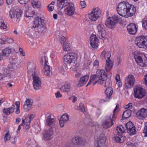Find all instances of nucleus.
<instances>
[{"instance_id": "f257e3e1", "label": "nucleus", "mask_w": 147, "mask_h": 147, "mask_svg": "<svg viewBox=\"0 0 147 147\" xmlns=\"http://www.w3.org/2000/svg\"><path fill=\"white\" fill-rule=\"evenodd\" d=\"M116 10L119 15L125 18L133 16L136 12V9L134 5L125 1L119 3L117 6Z\"/></svg>"}, {"instance_id": "f03ea898", "label": "nucleus", "mask_w": 147, "mask_h": 147, "mask_svg": "<svg viewBox=\"0 0 147 147\" xmlns=\"http://www.w3.org/2000/svg\"><path fill=\"white\" fill-rule=\"evenodd\" d=\"M64 62L67 69H76L80 65V62L78 61L77 55L73 53L65 55L63 57Z\"/></svg>"}, {"instance_id": "7ed1b4c3", "label": "nucleus", "mask_w": 147, "mask_h": 147, "mask_svg": "<svg viewBox=\"0 0 147 147\" xmlns=\"http://www.w3.org/2000/svg\"><path fill=\"white\" fill-rule=\"evenodd\" d=\"M33 27L34 28L37 27L39 32L42 33L46 29L44 20L38 17H36L34 21Z\"/></svg>"}, {"instance_id": "20e7f679", "label": "nucleus", "mask_w": 147, "mask_h": 147, "mask_svg": "<svg viewBox=\"0 0 147 147\" xmlns=\"http://www.w3.org/2000/svg\"><path fill=\"white\" fill-rule=\"evenodd\" d=\"M119 19L118 15H115L112 18L109 17L107 19L105 23V25L108 28H113L117 24Z\"/></svg>"}, {"instance_id": "39448f33", "label": "nucleus", "mask_w": 147, "mask_h": 147, "mask_svg": "<svg viewBox=\"0 0 147 147\" xmlns=\"http://www.w3.org/2000/svg\"><path fill=\"white\" fill-rule=\"evenodd\" d=\"M135 44L139 48H147V36H140L137 37L135 40Z\"/></svg>"}, {"instance_id": "423d86ee", "label": "nucleus", "mask_w": 147, "mask_h": 147, "mask_svg": "<svg viewBox=\"0 0 147 147\" xmlns=\"http://www.w3.org/2000/svg\"><path fill=\"white\" fill-rule=\"evenodd\" d=\"M45 61V64L44 65V69L43 70V71L44 74L46 76H49L51 74L50 67L48 64V59L47 56L45 55V54L44 53L42 55L41 57L40 61L43 63V61Z\"/></svg>"}, {"instance_id": "0eeeda50", "label": "nucleus", "mask_w": 147, "mask_h": 147, "mask_svg": "<svg viewBox=\"0 0 147 147\" xmlns=\"http://www.w3.org/2000/svg\"><path fill=\"white\" fill-rule=\"evenodd\" d=\"M145 90L141 87L136 86L134 90V94L135 98L138 99L142 98L145 96Z\"/></svg>"}, {"instance_id": "6e6552de", "label": "nucleus", "mask_w": 147, "mask_h": 147, "mask_svg": "<svg viewBox=\"0 0 147 147\" xmlns=\"http://www.w3.org/2000/svg\"><path fill=\"white\" fill-rule=\"evenodd\" d=\"M104 27V24L100 23L97 26V28L98 31L97 32L96 34L100 39H102L105 38L106 31Z\"/></svg>"}, {"instance_id": "1a4fd4ad", "label": "nucleus", "mask_w": 147, "mask_h": 147, "mask_svg": "<svg viewBox=\"0 0 147 147\" xmlns=\"http://www.w3.org/2000/svg\"><path fill=\"white\" fill-rule=\"evenodd\" d=\"M100 14V11L98 9L95 8L88 15L89 19L91 21H96Z\"/></svg>"}, {"instance_id": "9d476101", "label": "nucleus", "mask_w": 147, "mask_h": 147, "mask_svg": "<svg viewBox=\"0 0 147 147\" xmlns=\"http://www.w3.org/2000/svg\"><path fill=\"white\" fill-rule=\"evenodd\" d=\"M53 128H49L47 130H44L42 133V140L45 141H48L51 140L53 138Z\"/></svg>"}, {"instance_id": "9b49d317", "label": "nucleus", "mask_w": 147, "mask_h": 147, "mask_svg": "<svg viewBox=\"0 0 147 147\" xmlns=\"http://www.w3.org/2000/svg\"><path fill=\"white\" fill-rule=\"evenodd\" d=\"M125 127L127 129L126 131H127L130 135L136 134V127L132 122L129 121L126 124Z\"/></svg>"}, {"instance_id": "f8f14e48", "label": "nucleus", "mask_w": 147, "mask_h": 147, "mask_svg": "<svg viewBox=\"0 0 147 147\" xmlns=\"http://www.w3.org/2000/svg\"><path fill=\"white\" fill-rule=\"evenodd\" d=\"M22 13V11L18 9H12L9 12V15L11 18L19 19L21 17Z\"/></svg>"}, {"instance_id": "ddd939ff", "label": "nucleus", "mask_w": 147, "mask_h": 147, "mask_svg": "<svg viewBox=\"0 0 147 147\" xmlns=\"http://www.w3.org/2000/svg\"><path fill=\"white\" fill-rule=\"evenodd\" d=\"M75 10L74 4L71 3L65 9V12L66 14L72 16L74 15L77 14L75 12Z\"/></svg>"}, {"instance_id": "4468645a", "label": "nucleus", "mask_w": 147, "mask_h": 147, "mask_svg": "<svg viewBox=\"0 0 147 147\" xmlns=\"http://www.w3.org/2000/svg\"><path fill=\"white\" fill-rule=\"evenodd\" d=\"M72 142L75 144L84 145L86 144V140L85 138L78 136L73 137L72 139Z\"/></svg>"}, {"instance_id": "2eb2a0df", "label": "nucleus", "mask_w": 147, "mask_h": 147, "mask_svg": "<svg viewBox=\"0 0 147 147\" xmlns=\"http://www.w3.org/2000/svg\"><path fill=\"white\" fill-rule=\"evenodd\" d=\"M46 124L49 126L51 127L50 128H55L57 127V123L56 122L55 119L51 118V115H48L46 119Z\"/></svg>"}, {"instance_id": "dca6fc26", "label": "nucleus", "mask_w": 147, "mask_h": 147, "mask_svg": "<svg viewBox=\"0 0 147 147\" xmlns=\"http://www.w3.org/2000/svg\"><path fill=\"white\" fill-rule=\"evenodd\" d=\"M113 124L111 119V117L108 116L106 117L105 120L102 122V125L103 128L106 129L111 127Z\"/></svg>"}, {"instance_id": "f3484780", "label": "nucleus", "mask_w": 147, "mask_h": 147, "mask_svg": "<svg viewBox=\"0 0 147 147\" xmlns=\"http://www.w3.org/2000/svg\"><path fill=\"white\" fill-rule=\"evenodd\" d=\"M136 116L138 119H143L147 116V110L144 108L141 109L137 113Z\"/></svg>"}, {"instance_id": "a211bd4d", "label": "nucleus", "mask_w": 147, "mask_h": 147, "mask_svg": "<svg viewBox=\"0 0 147 147\" xmlns=\"http://www.w3.org/2000/svg\"><path fill=\"white\" fill-rule=\"evenodd\" d=\"M69 116L68 114L65 113L63 115L59 120V123L61 127H63L65 124L67 123L69 120Z\"/></svg>"}, {"instance_id": "6ab92c4d", "label": "nucleus", "mask_w": 147, "mask_h": 147, "mask_svg": "<svg viewBox=\"0 0 147 147\" xmlns=\"http://www.w3.org/2000/svg\"><path fill=\"white\" fill-rule=\"evenodd\" d=\"M135 59L138 64L142 67L146 66L145 63L146 60H143L142 57L140 55H136L134 56Z\"/></svg>"}, {"instance_id": "aec40b11", "label": "nucleus", "mask_w": 147, "mask_h": 147, "mask_svg": "<svg viewBox=\"0 0 147 147\" xmlns=\"http://www.w3.org/2000/svg\"><path fill=\"white\" fill-rule=\"evenodd\" d=\"M127 29L129 33L131 35L135 34L137 30L136 25L133 23L128 25L127 26Z\"/></svg>"}, {"instance_id": "412c9836", "label": "nucleus", "mask_w": 147, "mask_h": 147, "mask_svg": "<svg viewBox=\"0 0 147 147\" xmlns=\"http://www.w3.org/2000/svg\"><path fill=\"white\" fill-rule=\"evenodd\" d=\"M96 75L100 80V82L101 81H105L107 79L106 74L103 69L101 70L98 72H98L96 73Z\"/></svg>"}, {"instance_id": "4be33fe9", "label": "nucleus", "mask_w": 147, "mask_h": 147, "mask_svg": "<svg viewBox=\"0 0 147 147\" xmlns=\"http://www.w3.org/2000/svg\"><path fill=\"white\" fill-rule=\"evenodd\" d=\"M90 45L93 48L97 47L98 43V40L96 35H92L90 38Z\"/></svg>"}, {"instance_id": "5701e85b", "label": "nucleus", "mask_w": 147, "mask_h": 147, "mask_svg": "<svg viewBox=\"0 0 147 147\" xmlns=\"http://www.w3.org/2000/svg\"><path fill=\"white\" fill-rule=\"evenodd\" d=\"M57 6L62 9L63 7L67 5L68 2L67 0H57Z\"/></svg>"}, {"instance_id": "b1692460", "label": "nucleus", "mask_w": 147, "mask_h": 147, "mask_svg": "<svg viewBox=\"0 0 147 147\" xmlns=\"http://www.w3.org/2000/svg\"><path fill=\"white\" fill-rule=\"evenodd\" d=\"M106 63L105 66V70L107 72H108L112 68L113 62L111 59H106Z\"/></svg>"}, {"instance_id": "393cba45", "label": "nucleus", "mask_w": 147, "mask_h": 147, "mask_svg": "<svg viewBox=\"0 0 147 147\" xmlns=\"http://www.w3.org/2000/svg\"><path fill=\"white\" fill-rule=\"evenodd\" d=\"M15 106L14 105H13L12 107L8 108H4L3 110V113H5L7 115H9L11 113H13L15 109Z\"/></svg>"}, {"instance_id": "a878e982", "label": "nucleus", "mask_w": 147, "mask_h": 147, "mask_svg": "<svg viewBox=\"0 0 147 147\" xmlns=\"http://www.w3.org/2000/svg\"><path fill=\"white\" fill-rule=\"evenodd\" d=\"M113 90L112 87H110L107 88L105 91V93L107 96V98H106V101H109L110 98L111 97V96L113 93Z\"/></svg>"}, {"instance_id": "bb28decb", "label": "nucleus", "mask_w": 147, "mask_h": 147, "mask_svg": "<svg viewBox=\"0 0 147 147\" xmlns=\"http://www.w3.org/2000/svg\"><path fill=\"white\" fill-rule=\"evenodd\" d=\"M28 72L32 75V74L35 72L36 66L35 65L32 63H29L28 66Z\"/></svg>"}, {"instance_id": "cd10ccee", "label": "nucleus", "mask_w": 147, "mask_h": 147, "mask_svg": "<svg viewBox=\"0 0 147 147\" xmlns=\"http://www.w3.org/2000/svg\"><path fill=\"white\" fill-rule=\"evenodd\" d=\"M100 80L96 74L92 75L88 83H98L100 82Z\"/></svg>"}, {"instance_id": "c85d7f7f", "label": "nucleus", "mask_w": 147, "mask_h": 147, "mask_svg": "<svg viewBox=\"0 0 147 147\" xmlns=\"http://www.w3.org/2000/svg\"><path fill=\"white\" fill-rule=\"evenodd\" d=\"M111 56V53L109 51L106 52L105 50H103L101 54V57L102 58H104L105 59L110 60Z\"/></svg>"}, {"instance_id": "c756f323", "label": "nucleus", "mask_w": 147, "mask_h": 147, "mask_svg": "<svg viewBox=\"0 0 147 147\" xmlns=\"http://www.w3.org/2000/svg\"><path fill=\"white\" fill-rule=\"evenodd\" d=\"M131 114V111L130 109H127L124 111L122 115L123 119H126L129 118Z\"/></svg>"}, {"instance_id": "7c9ffc66", "label": "nucleus", "mask_w": 147, "mask_h": 147, "mask_svg": "<svg viewBox=\"0 0 147 147\" xmlns=\"http://www.w3.org/2000/svg\"><path fill=\"white\" fill-rule=\"evenodd\" d=\"M11 52V49L9 48H5L3 49L2 52V56L6 57L8 56Z\"/></svg>"}, {"instance_id": "2f4dec72", "label": "nucleus", "mask_w": 147, "mask_h": 147, "mask_svg": "<svg viewBox=\"0 0 147 147\" xmlns=\"http://www.w3.org/2000/svg\"><path fill=\"white\" fill-rule=\"evenodd\" d=\"M31 75L34 83H41L42 81L41 79L36 73H34L32 74Z\"/></svg>"}, {"instance_id": "473e14b6", "label": "nucleus", "mask_w": 147, "mask_h": 147, "mask_svg": "<svg viewBox=\"0 0 147 147\" xmlns=\"http://www.w3.org/2000/svg\"><path fill=\"white\" fill-rule=\"evenodd\" d=\"M71 88L70 83H65L64 86L61 88V90L64 92H68Z\"/></svg>"}, {"instance_id": "72a5a7b5", "label": "nucleus", "mask_w": 147, "mask_h": 147, "mask_svg": "<svg viewBox=\"0 0 147 147\" xmlns=\"http://www.w3.org/2000/svg\"><path fill=\"white\" fill-rule=\"evenodd\" d=\"M116 131L117 133H122L126 132V129L122 125H119L116 128Z\"/></svg>"}, {"instance_id": "f704fd0d", "label": "nucleus", "mask_w": 147, "mask_h": 147, "mask_svg": "<svg viewBox=\"0 0 147 147\" xmlns=\"http://www.w3.org/2000/svg\"><path fill=\"white\" fill-rule=\"evenodd\" d=\"M125 83H134L135 80L133 75H129L125 80Z\"/></svg>"}, {"instance_id": "c9c22d12", "label": "nucleus", "mask_w": 147, "mask_h": 147, "mask_svg": "<svg viewBox=\"0 0 147 147\" xmlns=\"http://www.w3.org/2000/svg\"><path fill=\"white\" fill-rule=\"evenodd\" d=\"M41 83H31L30 85L36 90H38L42 88Z\"/></svg>"}, {"instance_id": "e433bc0d", "label": "nucleus", "mask_w": 147, "mask_h": 147, "mask_svg": "<svg viewBox=\"0 0 147 147\" xmlns=\"http://www.w3.org/2000/svg\"><path fill=\"white\" fill-rule=\"evenodd\" d=\"M89 78V75H86L81 78L79 80V83H86L87 82Z\"/></svg>"}, {"instance_id": "4c0bfd02", "label": "nucleus", "mask_w": 147, "mask_h": 147, "mask_svg": "<svg viewBox=\"0 0 147 147\" xmlns=\"http://www.w3.org/2000/svg\"><path fill=\"white\" fill-rule=\"evenodd\" d=\"M116 142L121 143L124 141V138L122 136L119 135L118 136H115L114 138Z\"/></svg>"}, {"instance_id": "58836bf2", "label": "nucleus", "mask_w": 147, "mask_h": 147, "mask_svg": "<svg viewBox=\"0 0 147 147\" xmlns=\"http://www.w3.org/2000/svg\"><path fill=\"white\" fill-rule=\"evenodd\" d=\"M31 4L33 7L34 8H38L40 6V3L39 2H36L34 1H31Z\"/></svg>"}, {"instance_id": "ea45409f", "label": "nucleus", "mask_w": 147, "mask_h": 147, "mask_svg": "<svg viewBox=\"0 0 147 147\" xmlns=\"http://www.w3.org/2000/svg\"><path fill=\"white\" fill-rule=\"evenodd\" d=\"M99 142L103 144L105 143L106 141L105 137L103 134H101L99 136Z\"/></svg>"}, {"instance_id": "a19ab883", "label": "nucleus", "mask_w": 147, "mask_h": 147, "mask_svg": "<svg viewBox=\"0 0 147 147\" xmlns=\"http://www.w3.org/2000/svg\"><path fill=\"white\" fill-rule=\"evenodd\" d=\"M7 28V26L5 24L4 20L0 18V28L5 29Z\"/></svg>"}, {"instance_id": "79ce46f5", "label": "nucleus", "mask_w": 147, "mask_h": 147, "mask_svg": "<svg viewBox=\"0 0 147 147\" xmlns=\"http://www.w3.org/2000/svg\"><path fill=\"white\" fill-rule=\"evenodd\" d=\"M32 106L30 104H27L24 103V108L25 111H28L30 109Z\"/></svg>"}, {"instance_id": "37998d69", "label": "nucleus", "mask_w": 147, "mask_h": 147, "mask_svg": "<svg viewBox=\"0 0 147 147\" xmlns=\"http://www.w3.org/2000/svg\"><path fill=\"white\" fill-rule=\"evenodd\" d=\"M63 50L65 51H69L70 50V46L68 45V44L65 43L63 45Z\"/></svg>"}, {"instance_id": "c03bdc74", "label": "nucleus", "mask_w": 147, "mask_h": 147, "mask_svg": "<svg viewBox=\"0 0 147 147\" xmlns=\"http://www.w3.org/2000/svg\"><path fill=\"white\" fill-rule=\"evenodd\" d=\"M10 135L9 134V132H7L4 138V141L6 142L7 141L9 140L10 138Z\"/></svg>"}, {"instance_id": "a18cd8bd", "label": "nucleus", "mask_w": 147, "mask_h": 147, "mask_svg": "<svg viewBox=\"0 0 147 147\" xmlns=\"http://www.w3.org/2000/svg\"><path fill=\"white\" fill-rule=\"evenodd\" d=\"M17 138L16 136L11 137V142L13 144H16V142L17 140Z\"/></svg>"}, {"instance_id": "49530a36", "label": "nucleus", "mask_w": 147, "mask_h": 147, "mask_svg": "<svg viewBox=\"0 0 147 147\" xmlns=\"http://www.w3.org/2000/svg\"><path fill=\"white\" fill-rule=\"evenodd\" d=\"M24 103L27 104H31V105L32 106L33 105V101L31 99L26 98V100L25 102Z\"/></svg>"}, {"instance_id": "de8ad7c7", "label": "nucleus", "mask_w": 147, "mask_h": 147, "mask_svg": "<svg viewBox=\"0 0 147 147\" xmlns=\"http://www.w3.org/2000/svg\"><path fill=\"white\" fill-rule=\"evenodd\" d=\"M79 109L81 110L82 112H84L85 111V109L84 104L82 103H80L79 105Z\"/></svg>"}, {"instance_id": "09e8293b", "label": "nucleus", "mask_w": 147, "mask_h": 147, "mask_svg": "<svg viewBox=\"0 0 147 147\" xmlns=\"http://www.w3.org/2000/svg\"><path fill=\"white\" fill-rule=\"evenodd\" d=\"M30 0H18V1L21 4H26L29 2Z\"/></svg>"}, {"instance_id": "8fccbe9b", "label": "nucleus", "mask_w": 147, "mask_h": 147, "mask_svg": "<svg viewBox=\"0 0 147 147\" xmlns=\"http://www.w3.org/2000/svg\"><path fill=\"white\" fill-rule=\"evenodd\" d=\"M134 83H125V87L127 89H130L134 86Z\"/></svg>"}, {"instance_id": "3c124183", "label": "nucleus", "mask_w": 147, "mask_h": 147, "mask_svg": "<svg viewBox=\"0 0 147 147\" xmlns=\"http://www.w3.org/2000/svg\"><path fill=\"white\" fill-rule=\"evenodd\" d=\"M142 26L145 29L147 30V20H144L142 21Z\"/></svg>"}, {"instance_id": "603ef678", "label": "nucleus", "mask_w": 147, "mask_h": 147, "mask_svg": "<svg viewBox=\"0 0 147 147\" xmlns=\"http://www.w3.org/2000/svg\"><path fill=\"white\" fill-rule=\"evenodd\" d=\"M145 125L143 132L146 136H147V122L145 123Z\"/></svg>"}, {"instance_id": "864d4df0", "label": "nucleus", "mask_w": 147, "mask_h": 147, "mask_svg": "<svg viewBox=\"0 0 147 147\" xmlns=\"http://www.w3.org/2000/svg\"><path fill=\"white\" fill-rule=\"evenodd\" d=\"M60 43L61 44H64V43H65V38L64 36H62L60 38Z\"/></svg>"}, {"instance_id": "5fc2aeb1", "label": "nucleus", "mask_w": 147, "mask_h": 147, "mask_svg": "<svg viewBox=\"0 0 147 147\" xmlns=\"http://www.w3.org/2000/svg\"><path fill=\"white\" fill-rule=\"evenodd\" d=\"M80 5L83 8H85L86 6V4L85 1H81L80 3Z\"/></svg>"}, {"instance_id": "6e6d98bb", "label": "nucleus", "mask_w": 147, "mask_h": 147, "mask_svg": "<svg viewBox=\"0 0 147 147\" xmlns=\"http://www.w3.org/2000/svg\"><path fill=\"white\" fill-rule=\"evenodd\" d=\"M19 51L20 52V55L23 56H24L25 55V53L23 51V49L21 48H20L19 49Z\"/></svg>"}, {"instance_id": "4d7b16f0", "label": "nucleus", "mask_w": 147, "mask_h": 147, "mask_svg": "<svg viewBox=\"0 0 147 147\" xmlns=\"http://www.w3.org/2000/svg\"><path fill=\"white\" fill-rule=\"evenodd\" d=\"M56 97L57 98L61 97L62 96V95L60 93L59 91H58L55 94Z\"/></svg>"}, {"instance_id": "13d9d810", "label": "nucleus", "mask_w": 147, "mask_h": 147, "mask_svg": "<svg viewBox=\"0 0 147 147\" xmlns=\"http://www.w3.org/2000/svg\"><path fill=\"white\" fill-rule=\"evenodd\" d=\"M48 10L49 11H52L54 8V7L53 6H52L50 5H49L47 6Z\"/></svg>"}, {"instance_id": "bf43d9fd", "label": "nucleus", "mask_w": 147, "mask_h": 147, "mask_svg": "<svg viewBox=\"0 0 147 147\" xmlns=\"http://www.w3.org/2000/svg\"><path fill=\"white\" fill-rule=\"evenodd\" d=\"M127 147H134V144L130 142H128L127 143Z\"/></svg>"}, {"instance_id": "052dcab7", "label": "nucleus", "mask_w": 147, "mask_h": 147, "mask_svg": "<svg viewBox=\"0 0 147 147\" xmlns=\"http://www.w3.org/2000/svg\"><path fill=\"white\" fill-rule=\"evenodd\" d=\"M115 78L117 82H118L120 81V79L119 75L118 74H117L115 77Z\"/></svg>"}, {"instance_id": "680f3d73", "label": "nucleus", "mask_w": 147, "mask_h": 147, "mask_svg": "<svg viewBox=\"0 0 147 147\" xmlns=\"http://www.w3.org/2000/svg\"><path fill=\"white\" fill-rule=\"evenodd\" d=\"M34 116L35 115L34 114H31L30 115L29 117V120L28 121L29 123H30L31 121L33 119Z\"/></svg>"}, {"instance_id": "e2e57ef3", "label": "nucleus", "mask_w": 147, "mask_h": 147, "mask_svg": "<svg viewBox=\"0 0 147 147\" xmlns=\"http://www.w3.org/2000/svg\"><path fill=\"white\" fill-rule=\"evenodd\" d=\"M26 122L27 123V124H26L25 129L26 130H27L30 128V123H29L28 121V122L26 121Z\"/></svg>"}, {"instance_id": "0e129e2a", "label": "nucleus", "mask_w": 147, "mask_h": 147, "mask_svg": "<svg viewBox=\"0 0 147 147\" xmlns=\"http://www.w3.org/2000/svg\"><path fill=\"white\" fill-rule=\"evenodd\" d=\"M75 86H77L78 87H80L84 85L86 83H75Z\"/></svg>"}, {"instance_id": "69168bd1", "label": "nucleus", "mask_w": 147, "mask_h": 147, "mask_svg": "<svg viewBox=\"0 0 147 147\" xmlns=\"http://www.w3.org/2000/svg\"><path fill=\"white\" fill-rule=\"evenodd\" d=\"M104 86L105 88H107L111 87V83H105Z\"/></svg>"}, {"instance_id": "338daca9", "label": "nucleus", "mask_w": 147, "mask_h": 147, "mask_svg": "<svg viewBox=\"0 0 147 147\" xmlns=\"http://www.w3.org/2000/svg\"><path fill=\"white\" fill-rule=\"evenodd\" d=\"M132 104L131 103H129L128 104L125 106V108L129 109L132 107Z\"/></svg>"}, {"instance_id": "774afa93", "label": "nucleus", "mask_w": 147, "mask_h": 147, "mask_svg": "<svg viewBox=\"0 0 147 147\" xmlns=\"http://www.w3.org/2000/svg\"><path fill=\"white\" fill-rule=\"evenodd\" d=\"M81 76V74L79 73L76 72L75 75V76L76 78H79Z\"/></svg>"}]
</instances>
